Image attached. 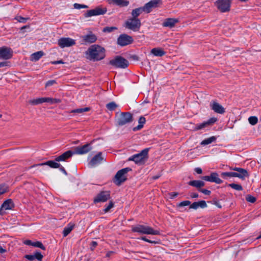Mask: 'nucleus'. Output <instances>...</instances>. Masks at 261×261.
I'll use <instances>...</instances> for the list:
<instances>
[{"label":"nucleus","instance_id":"27","mask_svg":"<svg viewBox=\"0 0 261 261\" xmlns=\"http://www.w3.org/2000/svg\"><path fill=\"white\" fill-rule=\"evenodd\" d=\"M151 53L156 57H162L166 54V52L161 48H154L151 49Z\"/></svg>","mask_w":261,"mask_h":261},{"label":"nucleus","instance_id":"29","mask_svg":"<svg viewBox=\"0 0 261 261\" xmlns=\"http://www.w3.org/2000/svg\"><path fill=\"white\" fill-rule=\"evenodd\" d=\"M44 55V53L42 51H39L36 53H33L31 55V60L32 61H38Z\"/></svg>","mask_w":261,"mask_h":261},{"label":"nucleus","instance_id":"13","mask_svg":"<svg viewBox=\"0 0 261 261\" xmlns=\"http://www.w3.org/2000/svg\"><path fill=\"white\" fill-rule=\"evenodd\" d=\"M162 4V0H152L146 3L143 7L144 12L147 13H150L153 8H157L159 5Z\"/></svg>","mask_w":261,"mask_h":261},{"label":"nucleus","instance_id":"3","mask_svg":"<svg viewBox=\"0 0 261 261\" xmlns=\"http://www.w3.org/2000/svg\"><path fill=\"white\" fill-rule=\"evenodd\" d=\"M133 232H138L141 234L159 235L160 232L159 230H154L151 227L147 225L138 224L132 227Z\"/></svg>","mask_w":261,"mask_h":261},{"label":"nucleus","instance_id":"9","mask_svg":"<svg viewBox=\"0 0 261 261\" xmlns=\"http://www.w3.org/2000/svg\"><path fill=\"white\" fill-rule=\"evenodd\" d=\"M218 9L221 12H226L230 10L231 1L230 0H218L216 2Z\"/></svg>","mask_w":261,"mask_h":261},{"label":"nucleus","instance_id":"4","mask_svg":"<svg viewBox=\"0 0 261 261\" xmlns=\"http://www.w3.org/2000/svg\"><path fill=\"white\" fill-rule=\"evenodd\" d=\"M133 121V115L129 112L117 113L115 122L119 126H123Z\"/></svg>","mask_w":261,"mask_h":261},{"label":"nucleus","instance_id":"11","mask_svg":"<svg viewBox=\"0 0 261 261\" xmlns=\"http://www.w3.org/2000/svg\"><path fill=\"white\" fill-rule=\"evenodd\" d=\"M103 161L104 158L102 156V152H99L91 159L88 165L89 167H95L101 164Z\"/></svg>","mask_w":261,"mask_h":261},{"label":"nucleus","instance_id":"50","mask_svg":"<svg viewBox=\"0 0 261 261\" xmlns=\"http://www.w3.org/2000/svg\"><path fill=\"white\" fill-rule=\"evenodd\" d=\"M207 206L206 202L204 200H201L198 201V207L201 208H205Z\"/></svg>","mask_w":261,"mask_h":261},{"label":"nucleus","instance_id":"45","mask_svg":"<svg viewBox=\"0 0 261 261\" xmlns=\"http://www.w3.org/2000/svg\"><path fill=\"white\" fill-rule=\"evenodd\" d=\"M114 206V203L112 201L109 202V204L106 206L104 209V212L105 213H107L109 211V210Z\"/></svg>","mask_w":261,"mask_h":261},{"label":"nucleus","instance_id":"5","mask_svg":"<svg viewBox=\"0 0 261 261\" xmlns=\"http://www.w3.org/2000/svg\"><path fill=\"white\" fill-rule=\"evenodd\" d=\"M131 170L132 169L129 167L123 168L119 170L115 176L114 182L116 185L120 186L127 179L126 174Z\"/></svg>","mask_w":261,"mask_h":261},{"label":"nucleus","instance_id":"51","mask_svg":"<svg viewBox=\"0 0 261 261\" xmlns=\"http://www.w3.org/2000/svg\"><path fill=\"white\" fill-rule=\"evenodd\" d=\"M198 207V202H194L190 205V208L197 210Z\"/></svg>","mask_w":261,"mask_h":261},{"label":"nucleus","instance_id":"7","mask_svg":"<svg viewBox=\"0 0 261 261\" xmlns=\"http://www.w3.org/2000/svg\"><path fill=\"white\" fill-rule=\"evenodd\" d=\"M141 25V21L138 18H131L125 22V27L135 32L139 31Z\"/></svg>","mask_w":261,"mask_h":261},{"label":"nucleus","instance_id":"30","mask_svg":"<svg viewBox=\"0 0 261 261\" xmlns=\"http://www.w3.org/2000/svg\"><path fill=\"white\" fill-rule=\"evenodd\" d=\"M145 118L143 116L140 117L138 120L139 125L137 126L134 127L133 130L137 131L141 129L143 127V125L145 123Z\"/></svg>","mask_w":261,"mask_h":261},{"label":"nucleus","instance_id":"61","mask_svg":"<svg viewBox=\"0 0 261 261\" xmlns=\"http://www.w3.org/2000/svg\"><path fill=\"white\" fill-rule=\"evenodd\" d=\"M59 168H60V170H61V171L63 173H64L65 175H67V172H66V171L65 169H64V168L63 166H61V167H60H60H59Z\"/></svg>","mask_w":261,"mask_h":261},{"label":"nucleus","instance_id":"10","mask_svg":"<svg viewBox=\"0 0 261 261\" xmlns=\"http://www.w3.org/2000/svg\"><path fill=\"white\" fill-rule=\"evenodd\" d=\"M58 44L61 48L72 46L75 44V41L69 37H62L58 40Z\"/></svg>","mask_w":261,"mask_h":261},{"label":"nucleus","instance_id":"15","mask_svg":"<svg viewBox=\"0 0 261 261\" xmlns=\"http://www.w3.org/2000/svg\"><path fill=\"white\" fill-rule=\"evenodd\" d=\"M106 8L96 7L94 9L88 11L86 14V17H91L93 16H97L102 15L106 13Z\"/></svg>","mask_w":261,"mask_h":261},{"label":"nucleus","instance_id":"62","mask_svg":"<svg viewBox=\"0 0 261 261\" xmlns=\"http://www.w3.org/2000/svg\"><path fill=\"white\" fill-rule=\"evenodd\" d=\"M190 196L192 198H197L198 197V194L196 193H193L190 195Z\"/></svg>","mask_w":261,"mask_h":261},{"label":"nucleus","instance_id":"36","mask_svg":"<svg viewBox=\"0 0 261 261\" xmlns=\"http://www.w3.org/2000/svg\"><path fill=\"white\" fill-rule=\"evenodd\" d=\"M73 226L72 225L68 226L67 227H65L64 228L63 234L64 237H66L68 234L70 233V232L71 231V230L73 229Z\"/></svg>","mask_w":261,"mask_h":261},{"label":"nucleus","instance_id":"47","mask_svg":"<svg viewBox=\"0 0 261 261\" xmlns=\"http://www.w3.org/2000/svg\"><path fill=\"white\" fill-rule=\"evenodd\" d=\"M236 174H234V172H222L221 173V175L223 177L228 176V177H234V175Z\"/></svg>","mask_w":261,"mask_h":261},{"label":"nucleus","instance_id":"42","mask_svg":"<svg viewBox=\"0 0 261 261\" xmlns=\"http://www.w3.org/2000/svg\"><path fill=\"white\" fill-rule=\"evenodd\" d=\"M8 190V187L5 185H0V195L6 193Z\"/></svg>","mask_w":261,"mask_h":261},{"label":"nucleus","instance_id":"52","mask_svg":"<svg viewBox=\"0 0 261 261\" xmlns=\"http://www.w3.org/2000/svg\"><path fill=\"white\" fill-rule=\"evenodd\" d=\"M24 258L28 259L30 261H33L35 259L34 254H27L24 256Z\"/></svg>","mask_w":261,"mask_h":261},{"label":"nucleus","instance_id":"6","mask_svg":"<svg viewBox=\"0 0 261 261\" xmlns=\"http://www.w3.org/2000/svg\"><path fill=\"white\" fill-rule=\"evenodd\" d=\"M109 64L116 68H125L128 66V61L119 56H117L114 59L110 60Z\"/></svg>","mask_w":261,"mask_h":261},{"label":"nucleus","instance_id":"19","mask_svg":"<svg viewBox=\"0 0 261 261\" xmlns=\"http://www.w3.org/2000/svg\"><path fill=\"white\" fill-rule=\"evenodd\" d=\"M12 57V51L10 48L2 47L0 48V59L8 60Z\"/></svg>","mask_w":261,"mask_h":261},{"label":"nucleus","instance_id":"33","mask_svg":"<svg viewBox=\"0 0 261 261\" xmlns=\"http://www.w3.org/2000/svg\"><path fill=\"white\" fill-rule=\"evenodd\" d=\"M217 138L215 136H212L210 138L205 139L200 143L201 145H206L210 144L216 140Z\"/></svg>","mask_w":261,"mask_h":261},{"label":"nucleus","instance_id":"48","mask_svg":"<svg viewBox=\"0 0 261 261\" xmlns=\"http://www.w3.org/2000/svg\"><path fill=\"white\" fill-rule=\"evenodd\" d=\"M74 8L77 9H80L82 8H88V6L85 5H81L75 3L74 4Z\"/></svg>","mask_w":261,"mask_h":261},{"label":"nucleus","instance_id":"28","mask_svg":"<svg viewBox=\"0 0 261 261\" xmlns=\"http://www.w3.org/2000/svg\"><path fill=\"white\" fill-rule=\"evenodd\" d=\"M188 184L197 188H200L205 185V183L203 181L197 180L190 181Z\"/></svg>","mask_w":261,"mask_h":261},{"label":"nucleus","instance_id":"25","mask_svg":"<svg viewBox=\"0 0 261 261\" xmlns=\"http://www.w3.org/2000/svg\"><path fill=\"white\" fill-rule=\"evenodd\" d=\"M178 20L175 18H169L165 19L163 22L162 25L164 27L173 28L175 24L178 22Z\"/></svg>","mask_w":261,"mask_h":261},{"label":"nucleus","instance_id":"20","mask_svg":"<svg viewBox=\"0 0 261 261\" xmlns=\"http://www.w3.org/2000/svg\"><path fill=\"white\" fill-rule=\"evenodd\" d=\"M82 38V44H87L95 42L97 40V37L92 33L81 37Z\"/></svg>","mask_w":261,"mask_h":261},{"label":"nucleus","instance_id":"23","mask_svg":"<svg viewBox=\"0 0 261 261\" xmlns=\"http://www.w3.org/2000/svg\"><path fill=\"white\" fill-rule=\"evenodd\" d=\"M210 107L211 109L217 113L223 114L225 113V109L216 101H213L211 102Z\"/></svg>","mask_w":261,"mask_h":261},{"label":"nucleus","instance_id":"31","mask_svg":"<svg viewBox=\"0 0 261 261\" xmlns=\"http://www.w3.org/2000/svg\"><path fill=\"white\" fill-rule=\"evenodd\" d=\"M113 4L120 6L126 7L128 5L129 2L127 0H110Z\"/></svg>","mask_w":261,"mask_h":261},{"label":"nucleus","instance_id":"57","mask_svg":"<svg viewBox=\"0 0 261 261\" xmlns=\"http://www.w3.org/2000/svg\"><path fill=\"white\" fill-rule=\"evenodd\" d=\"M97 245V243L96 241H92L91 242V249L92 250H94V249L96 247Z\"/></svg>","mask_w":261,"mask_h":261},{"label":"nucleus","instance_id":"1","mask_svg":"<svg viewBox=\"0 0 261 261\" xmlns=\"http://www.w3.org/2000/svg\"><path fill=\"white\" fill-rule=\"evenodd\" d=\"M86 55L87 58L90 61H100L106 57V50L99 45H92L86 51Z\"/></svg>","mask_w":261,"mask_h":261},{"label":"nucleus","instance_id":"21","mask_svg":"<svg viewBox=\"0 0 261 261\" xmlns=\"http://www.w3.org/2000/svg\"><path fill=\"white\" fill-rule=\"evenodd\" d=\"M217 121V118L212 117L201 123L197 124L195 127L196 130L203 129L205 127L213 125Z\"/></svg>","mask_w":261,"mask_h":261},{"label":"nucleus","instance_id":"18","mask_svg":"<svg viewBox=\"0 0 261 261\" xmlns=\"http://www.w3.org/2000/svg\"><path fill=\"white\" fill-rule=\"evenodd\" d=\"M110 198V194L109 191H102L99 193L94 199L95 203L105 202Z\"/></svg>","mask_w":261,"mask_h":261},{"label":"nucleus","instance_id":"22","mask_svg":"<svg viewBox=\"0 0 261 261\" xmlns=\"http://www.w3.org/2000/svg\"><path fill=\"white\" fill-rule=\"evenodd\" d=\"M233 170L236 172H234V177H237L241 179H244L245 177H248L249 174L247 171L244 169L241 168H234L233 169Z\"/></svg>","mask_w":261,"mask_h":261},{"label":"nucleus","instance_id":"37","mask_svg":"<svg viewBox=\"0 0 261 261\" xmlns=\"http://www.w3.org/2000/svg\"><path fill=\"white\" fill-rule=\"evenodd\" d=\"M249 123L252 125H254L258 122V118L256 116H250L248 118Z\"/></svg>","mask_w":261,"mask_h":261},{"label":"nucleus","instance_id":"54","mask_svg":"<svg viewBox=\"0 0 261 261\" xmlns=\"http://www.w3.org/2000/svg\"><path fill=\"white\" fill-rule=\"evenodd\" d=\"M55 83H56V81L55 80H50L46 82L45 86H46V87L50 86Z\"/></svg>","mask_w":261,"mask_h":261},{"label":"nucleus","instance_id":"46","mask_svg":"<svg viewBox=\"0 0 261 261\" xmlns=\"http://www.w3.org/2000/svg\"><path fill=\"white\" fill-rule=\"evenodd\" d=\"M16 19L19 22L25 23L29 19V18H24L19 16L16 17Z\"/></svg>","mask_w":261,"mask_h":261},{"label":"nucleus","instance_id":"49","mask_svg":"<svg viewBox=\"0 0 261 261\" xmlns=\"http://www.w3.org/2000/svg\"><path fill=\"white\" fill-rule=\"evenodd\" d=\"M141 239L143 241H144L146 242H148V243H151V244H158L159 242L158 241H151L150 240H148V239H147L145 237H141Z\"/></svg>","mask_w":261,"mask_h":261},{"label":"nucleus","instance_id":"26","mask_svg":"<svg viewBox=\"0 0 261 261\" xmlns=\"http://www.w3.org/2000/svg\"><path fill=\"white\" fill-rule=\"evenodd\" d=\"M38 165L42 166V165H47L52 168H59L61 165L59 163H58L57 162L55 161H48L44 163H42L40 164H38Z\"/></svg>","mask_w":261,"mask_h":261},{"label":"nucleus","instance_id":"12","mask_svg":"<svg viewBox=\"0 0 261 261\" xmlns=\"http://www.w3.org/2000/svg\"><path fill=\"white\" fill-rule=\"evenodd\" d=\"M133 42V38L125 34H121L117 39V43L121 46L131 44Z\"/></svg>","mask_w":261,"mask_h":261},{"label":"nucleus","instance_id":"53","mask_svg":"<svg viewBox=\"0 0 261 261\" xmlns=\"http://www.w3.org/2000/svg\"><path fill=\"white\" fill-rule=\"evenodd\" d=\"M199 191L206 195H210L211 193V191L206 189H199Z\"/></svg>","mask_w":261,"mask_h":261},{"label":"nucleus","instance_id":"63","mask_svg":"<svg viewBox=\"0 0 261 261\" xmlns=\"http://www.w3.org/2000/svg\"><path fill=\"white\" fill-rule=\"evenodd\" d=\"M6 252V250L4 249L3 247L0 246V253H4Z\"/></svg>","mask_w":261,"mask_h":261},{"label":"nucleus","instance_id":"59","mask_svg":"<svg viewBox=\"0 0 261 261\" xmlns=\"http://www.w3.org/2000/svg\"><path fill=\"white\" fill-rule=\"evenodd\" d=\"M195 171L197 174H201L202 172V169L200 168L197 167L195 169Z\"/></svg>","mask_w":261,"mask_h":261},{"label":"nucleus","instance_id":"39","mask_svg":"<svg viewBox=\"0 0 261 261\" xmlns=\"http://www.w3.org/2000/svg\"><path fill=\"white\" fill-rule=\"evenodd\" d=\"M34 258L38 261H42L43 257V255L39 251H36L34 254Z\"/></svg>","mask_w":261,"mask_h":261},{"label":"nucleus","instance_id":"35","mask_svg":"<svg viewBox=\"0 0 261 261\" xmlns=\"http://www.w3.org/2000/svg\"><path fill=\"white\" fill-rule=\"evenodd\" d=\"M106 107L110 111H114L118 107V105L115 102L112 101L107 104Z\"/></svg>","mask_w":261,"mask_h":261},{"label":"nucleus","instance_id":"58","mask_svg":"<svg viewBox=\"0 0 261 261\" xmlns=\"http://www.w3.org/2000/svg\"><path fill=\"white\" fill-rule=\"evenodd\" d=\"M64 62L62 60H59V61H55L51 62V64L54 65L59 64H63Z\"/></svg>","mask_w":261,"mask_h":261},{"label":"nucleus","instance_id":"41","mask_svg":"<svg viewBox=\"0 0 261 261\" xmlns=\"http://www.w3.org/2000/svg\"><path fill=\"white\" fill-rule=\"evenodd\" d=\"M117 29V28L114 27H107L103 29V32L110 33Z\"/></svg>","mask_w":261,"mask_h":261},{"label":"nucleus","instance_id":"14","mask_svg":"<svg viewBox=\"0 0 261 261\" xmlns=\"http://www.w3.org/2000/svg\"><path fill=\"white\" fill-rule=\"evenodd\" d=\"M92 149V147L91 144H86L81 146L76 147L73 152L74 154H84L89 152Z\"/></svg>","mask_w":261,"mask_h":261},{"label":"nucleus","instance_id":"17","mask_svg":"<svg viewBox=\"0 0 261 261\" xmlns=\"http://www.w3.org/2000/svg\"><path fill=\"white\" fill-rule=\"evenodd\" d=\"M201 178L204 180L214 182L217 184L222 182V180L219 177V175L216 172H213L209 176H202Z\"/></svg>","mask_w":261,"mask_h":261},{"label":"nucleus","instance_id":"8","mask_svg":"<svg viewBox=\"0 0 261 261\" xmlns=\"http://www.w3.org/2000/svg\"><path fill=\"white\" fill-rule=\"evenodd\" d=\"M61 100L59 99L53 98L50 97H40L37 99L30 100L29 103L32 105H37L43 102H48L50 103H59Z\"/></svg>","mask_w":261,"mask_h":261},{"label":"nucleus","instance_id":"44","mask_svg":"<svg viewBox=\"0 0 261 261\" xmlns=\"http://www.w3.org/2000/svg\"><path fill=\"white\" fill-rule=\"evenodd\" d=\"M246 200L251 203H254L256 201V198L253 196L248 195L246 196Z\"/></svg>","mask_w":261,"mask_h":261},{"label":"nucleus","instance_id":"64","mask_svg":"<svg viewBox=\"0 0 261 261\" xmlns=\"http://www.w3.org/2000/svg\"><path fill=\"white\" fill-rule=\"evenodd\" d=\"M112 253H113V251H109L107 253L106 256L110 257Z\"/></svg>","mask_w":261,"mask_h":261},{"label":"nucleus","instance_id":"16","mask_svg":"<svg viewBox=\"0 0 261 261\" xmlns=\"http://www.w3.org/2000/svg\"><path fill=\"white\" fill-rule=\"evenodd\" d=\"M14 207V203L12 199H7L4 202L0 208V215H3L5 211L12 210Z\"/></svg>","mask_w":261,"mask_h":261},{"label":"nucleus","instance_id":"2","mask_svg":"<svg viewBox=\"0 0 261 261\" xmlns=\"http://www.w3.org/2000/svg\"><path fill=\"white\" fill-rule=\"evenodd\" d=\"M149 148H146L143 149L140 153L135 154L130 156L127 161H133L136 164L141 165L144 164L148 158V151Z\"/></svg>","mask_w":261,"mask_h":261},{"label":"nucleus","instance_id":"24","mask_svg":"<svg viewBox=\"0 0 261 261\" xmlns=\"http://www.w3.org/2000/svg\"><path fill=\"white\" fill-rule=\"evenodd\" d=\"M73 154L74 153L73 151L68 150L65 152L61 155L56 157L55 158V161L56 162L66 161L68 159L71 158Z\"/></svg>","mask_w":261,"mask_h":261},{"label":"nucleus","instance_id":"56","mask_svg":"<svg viewBox=\"0 0 261 261\" xmlns=\"http://www.w3.org/2000/svg\"><path fill=\"white\" fill-rule=\"evenodd\" d=\"M23 243L26 245H29V246H33V243L34 242H32L31 240H25L24 242H23Z\"/></svg>","mask_w":261,"mask_h":261},{"label":"nucleus","instance_id":"43","mask_svg":"<svg viewBox=\"0 0 261 261\" xmlns=\"http://www.w3.org/2000/svg\"><path fill=\"white\" fill-rule=\"evenodd\" d=\"M191 202L189 200L183 201L177 204V206L182 207L185 206L190 205Z\"/></svg>","mask_w":261,"mask_h":261},{"label":"nucleus","instance_id":"38","mask_svg":"<svg viewBox=\"0 0 261 261\" xmlns=\"http://www.w3.org/2000/svg\"><path fill=\"white\" fill-rule=\"evenodd\" d=\"M228 186L237 191L243 190V188L241 185L232 183V184H229Z\"/></svg>","mask_w":261,"mask_h":261},{"label":"nucleus","instance_id":"55","mask_svg":"<svg viewBox=\"0 0 261 261\" xmlns=\"http://www.w3.org/2000/svg\"><path fill=\"white\" fill-rule=\"evenodd\" d=\"M169 194L170 195V198L171 199H173L178 195V193L177 192H171Z\"/></svg>","mask_w":261,"mask_h":261},{"label":"nucleus","instance_id":"34","mask_svg":"<svg viewBox=\"0 0 261 261\" xmlns=\"http://www.w3.org/2000/svg\"><path fill=\"white\" fill-rule=\"evenodd\" d=\"M90 110V108L86 107L84 108H79L73 110L71 111V113H83L85 112H88Z\"/></svg>","mask_w":261,"mask_h":261},{"label":"nucleus","instance_id":"32","mask_svg":"<svg viewBox=\"0 0 261 261\" xmlns=\"http://www.w3.org/2000/svg\"><path fill=\"white\" fill-rule=\"evenodd\" d=\"M144 11L143 7H140L133 10L132 12V15L133 18H138L137 17Z\"/></svg>","mask_w":261,"mask_h":261},{"label":"nucleus","instance_id":"60","mask_svg":"<svg viewBox=\"0 0 261 261\" xmlns=\"http://www.w3.org/2000/svg\"><path fill=\"white\" fill-rule=\"evenodd\" d=\"M8 65V62H0V67H3L4 66H6Z\"/></svg>","mask_w":261,"mask_h":261},{"label":"nucleus","instance_id":"40","mask_svg":"<svg viewBox=\"0 0 261 261\" xmlns=\"http://www.w3.org/2000/svg\"><path fill=\"white\" fill-rule=\"evenodd\" d=\"M33 246L40 248L44 250H45V247L44 246L42 243L39 241L34 242Z\"/></svg>","mask_w":261,"mask_h":261}]
</instances>
